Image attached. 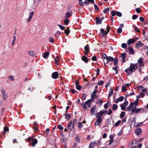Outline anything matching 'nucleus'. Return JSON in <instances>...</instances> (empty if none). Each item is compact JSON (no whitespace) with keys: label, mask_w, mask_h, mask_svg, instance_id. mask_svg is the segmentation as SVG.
<instances>
[{"label":"nucleus","mask_w":148,"mask_h":148,"mask_svg":"<svg viewBox=\"0 0 148 148\" xmlns=\"http://www.w3.org/2000/svg\"><path fill=\"white\" fill-rule=\"evenodd\" d=\"M114 64L116 65L118 64V59L116 58H115L114 59Z\"/></svg>","instance_id":"c756f323"},{"label":"nucleus","mask_w":148,"mask_h":148,"mask_svg":"<svg viewBox=\"0 0 148 148\" xmlns=\"http://www.w3.org/2000/svg\"><path fill=\"white\" fill-rule=\"evenodd\" d=\"M82 122H79L78 123V126L79 127H80V128H81L82 126Z\"/></svg>","instance_id":"0e129e2a"},{"label":"nucleus","mask_w":148,"mask_h":148,"mask_svg":"<svg viewBox=\"0 0 148 148\" xmlns=\"http://www.w3.org/2000/svg\"><path fill=\"white\" fill-rule=\"evenodd\" d=\"M94 6L95 8L96 11H98L99 10V8L96 4H94Z\"/></svg>","instance_id":"bf43d9fd"},{"label":"nucleus","mask_w":148,"mask_h":148,"mask_svg":"<svg viewBox=\"0 0 148 148\" xmlns=\"http://www.w3.org/2000/svg\"><path fill=\"white\" fill-rule=\"evenodd\" d=\"M98 117V119H97L96 122L95 123V125H99L102 122V119L101 117L97 116H96Z\"/></svg>","instance_id":"20e7f679"},{"label":"nucleus","mask_w":148,"mask_h":148,"mask_svg":"<svg viewBox=\"0 0 148 148\" xmlns=\"http://www.w3.org/2000/svg\"><path fill=\"white\" fill-rule=\"evenodd\" d=\"M110 140L109 143V145H110L111 143L114 141V139H113V136L112 135H110L109 136Z\"/></svg>","instance_id":"412c9836"},{"label":"nucleus","mask_w":148,"mask_h":148,"mask_svg":"<svg viewBox=\"0 0 148 148\" xmlns=\"http://www.w3.org/2000/svg\"><path fill=\"white\" fill-rule=\"evenodd\" d=\"M64 22L66 25H68L69 23V20L68 18L65 19L64 20Z\"/></svg>","instance_id":"2f4dec72"},{"label":"nucleus","mask_w":148,"mask_h":148,"mask_svg":"<svg viewBox=\"0 0 148 148\" xmlns=\"http://www.w3.org/2000/svg\"><path fill=\"white\" fill-rule=\"evenodd\" d=\"M65 118L66 119L69 120L70 119L71 116L69 114H68L67 112L65 113Z\"/></svg>","instance_id":"bb28decb"},{"label":"nucleus","mask_w":148,"mask_h":148,"mask_svg":"<svg viewBox=\"0 0 148 148\" xmlns=\"http://www.w3.org/2000/svg\"><path fill=\"white\" fill-rule=\"evenodd\" d=\"M125 100H126V98H125ZM128 104V102L127 101H126V100H125V101L123 103V104L124 106H127Z\"/></svg>","instance_id":"09e8293b"},{"label":"nucleus","mask_w":148,"mask_h":148,"mask_svg":"<svg viewBox=\"0 0 148 148\" xmlns=\"http://www.w3.org/2000/svg\"><path fill=\"white\" fill-rule=\"evenodd\" d=\"M121 46L122 48H125L127 47V45L126 43H123L122 44Z\"/></svg>","instance_id":"c03bdc74"},{"label":"nucleus","mask_w":148,"mask_h":148,"mask_svg":"<svg viewBox=\"0 0 148 148\" xmlns=\"http://www.w3.org/2000/svg\"><path fill=\"white\" fill-rule=\"evenodd\" d=\"M34 12H31L29 13V16L27 20L28 22H29L31 21L34 15Z\"/></svg>","instance_id":"1a4fd4ad"},{"label":"nucleus","mask_w":148,"mask_h":148,"mask_svg":"<svg viewBox=\"0 0 148 148\" xmlns=\"http://www.w3.org/2000/svg\"><path fill=\"white\" fill-rule=\"evenodd\" d=\"M100 31L101 33H102V35L103 36H105L108 34L109 31L108 30L107 31H105L103 29L101 28L100 29Z\"/></svg>","instance_id":"f8f14e48"},{"label":"nucleus","mask_w":148,"mask_h":148,"mask_svg":"<svg viewBox=\"0 0 148 148\" xmlns=\"http://www.w3.org/2000/svg\"><path fill=\"white\" fill-rule=\"evenodd\" d=\"M66 140V138H62L61 140V143H63L65 142Z\"/></svg>","instance_id":"e2e57ef3"},{"label":"nucleus","mask_w":148,"mask_h":148,"mask_svg":"<svg viewBox=\"0 0 148 148\" xmlns=\"http://www.w3.org/2000/svg\"><path fill=\"white\" fill-rule=\"evenodd\" d=\"M138 99L136 100L134 103V104L136 106H137L138 105Z\"/></svg>","instance_id":"8fccbe9b"},{"label":"nucleus","mask_w":148,"mask_h":148,"mask_svg":"<svg viewBox=\"0 0 148 148\" xmlns=\"http://www.w3.org/2000/svg\"><path fill=\"white\" fill-rule=\"evenodd\" d=\"M75 140L78 143H79L80 141V138L78 136H77L75 138Z\"/></svg>","instance_id":"a18cd8bd"},{"label":"nucleus","mask_w":148,"mask_h":148,"mask_svg":"<svg viewBox=\"0 0 148 148\" xmlns=\"http://www.w3.org/2000/svg\"><path fill=\"white\" fill-rule=\"evenodd\" d=\"M72 124V121H71V122L69 123V125L67 127L68 129L69 130L71 128Z\"/></svg>","instance_id":"6e6d98bb"},{"label":"nucleus","mask_w":148,"mask_h":148,"mask_svg":"<svg viewBox=\"0 0 148 148\" xmlns=\"http://www.w3.org/2000/svg\"><path fill=\"white\" fill-rule=\"evenodd\" d=\"M49 55V52H47L44 53L43 54L42 56L44 58H47L48 57Z\"/></svg>","instance_id":"4be33fe9"},{"label":"nucleus","mask_w":148,"mask_h":148,"mask_svg":"<svg viewBox=\"0 0 148 148\" xmlns=\"http://www.w3.org/2000/svg\"><path fill=\"white\" fill-rule=\"evenodd\" d=\"M94 2V0H86L84 2V3L88 5L90 3L91 4H93Z\"/></svg>","instance_id":"9d476101"},{"label":"nucleus","mask_w":148,"mask_h":148,"mask_svg":"<svg viewBox=\"0 0 148 148\" xmlns=\"http://www.w3.org/2000/svg\"><path fill=\"white\" fill-rule=\"evenodd\" d=\"M141 110V109L140 108H138L135 109V113L136 114L138 113Z\"/></svg>","instance_id":"a19ab883"},{"label":"nucleus","mask_w":148,"mask_h":148,"mask_svg":"<svg viewBox=\"0 0 148 148\" xmlns=\"http://www.w3.org/2000/svg\"><path fill=\"white\" fill-rule=\"evenodd\" d=\"M113 91L112 88H110V91L109 92V94L108 95V97H110L113 94Z\"/></svg>","instance_id":"473e14b6"},{"label":"nucleus","mask_w":148,"mask_h":148,"mask_svg":"<svg viewBox=\"0 0 148 148\" xmlns=\"http://www.w3.org/2000/svg\"><path fill=\"white\" fill-rule=\"evenodd\" d=\"M84 49L86 51L85 52V54L87 55L89 51V46L88 45H86L84 47Z\"/></svg>","instance_id":"f3484780"},{"label":"nucleus","mask_w":148,"mask_h":148,"mask_svg":"<svg viewBox=\"0 0 148 148\" xmlns=\"http://www.w3.org/2000/svg\"><path fill=\"white\" fill-rule=\"evenodd\" d=\"M136 47L137 48L141 47L143 45V44L142 43L141 41H139L136 45Z\"/></svg>","instance_id":"6ab92c4d"},{"label":"nucleus","mask_w":148,"mask_h":148,"mask_svg":"<svg viewBox=\"0 0 148 148\" xmlns=\"http://www.w3.org/2000/svg\"><path fill=\"white\" fill-rule=\"evenodd\" d=\"M96 22L97 25L101 24V20L99 17H96Z\"/></svg>","instance_id":"a211bd4d"},{"label":"nucleus","mask_w":148,"mask_h":148,"mask_svg":"<svg viewBox=\"0 0 148 148\" xmlns=\"http://www.w3.org/2000/svg\"><path fill=\"white\" fill-rule=\"evenodd\" d=\"M16 38L15 36L14 35V36L13 37V40L12 41V45H14V44L16 40Z\"/></svg>","instance_id":"72a5a7b5"},{"label":"nucleus","mask_w":148,"mask_h":148,"mask_svg":"<svg viewBox=\"0 0 148 148\" xmlns=\"http://www.w3.org/2000/svg\"><path fill=\"white\" fill-rule=\"evenodd\" d=\"M59 58L58 56H56L55 59V62L56 64L58 65L59 62Z\"/></svg>","instance_id":"b1692460"},{"label":"nucleus","mask_w":148,"mask_h":148,"mask_svg":"<svg viewBox=\"0 0 148 148\" xmlns=\"http://www.w3.org/2000/svg\"><path fill=\"white\" fill-rule=\"evenodd\" d=\"M109 8H106L103 10V12L105 13L108 12L109 11Z\"/></svg>","instance_id":"4c0bfd02"},{"label":"nucleus","mask_w":148,"mask_h":148,"mask_svg":"<svg viewBox=\"0 0 148 148\" xmlns=\"http://www.w3.org/2000/svg\"><path fill=\"white\" fill-rule=\"evenodd\" d=\"M34 138L32 137H29L27 139V140L28 141H32V140Z\"/></svg>","instance_id":"338daca9"},{"label":"nucleus","mask_w":148,"mask_h":148,"mask_svg":"<svg viewBox=\"0 0 148 148\" xmlns=\"http://www.w3.org/2000/svg\"><path fill=\"white\" fill-rule=\"evenodd\" d=\"M69 32L70 30L69 28H68L67 29H66L64 31V33L67 35H68L69 34Z\"/></svg>","instance_id":"f704fd0d"},{"label":"nucleus","mask_w":148,"mask_h":148,"mask_svg":"<svg viewBox=\"0 0 148 148\" xmlns=\"http://www.w3.org/2000/svg\"><path fill=\"white\" fill-rule=\"evenodd\" d=\"M142 129L140 128H139L136 129L135 130V133L137 135H139L142 133Z\"/></svg>","instance_id":"ddd939ff"},{"label":"nucleus","mask_w":148,"mask_h":148,"mask_svg":"<svg viewBox=\"0 0 148 148\" xmlns=\"http://www.w3.org/2000/svg\"><path fill=\"white\" fill-rule=\"evenodd\" d=\"M92 102H93L94 101H93L91 99H89L86 101L85 104L86 105L87 107H88L89 108H90L91 106L90 103Z\"/></svg>","instance_id":"423d86ee"},{"label":"nucleus","mask_w":148,"mask_h":148,"mask_svg":"<svg viewBox=\"0 0 148 148\" xmlns=\"http://www.w3.org/2000/svg\"><path fill=\"white\" fill-rule=\"evenodd\" d=\"M125 115V113L124 112H122L120 114V117L121 118L123 117Z\"/></svg>","instance_id":"864d4df0"},{"label":"nucleus","mask_w":148,"mask_h":148,"mask_svg":"<svg viewBox=\"0 0 148 148\" xmlns=\"http://www.w3.org/2000/svg\"><path fill=\"white\" fill-rule=\"evenodd\" d=\"M138 16L136 15L135 14H134L132 16V18L134 19L135 20L137 18Z\"/></svg>","instance_id":"774afa93"},{"label":"nucleus","mask_w":148,"mask_h":148,"mask_svg":"<svg viewBox=\"0 0 148 148\" xmlns=\"http://www.w3.org/2000/svg\"><path fill=\"white\" fill-rule=\"evenodd\" d=\"M97 145V143L95 141L91 142L89 145V148H93Z\"/></svg>","instance_id":"0eeeda50"},{"label":"nucleus","mask_w":148,"mask_h":148,"mask_svg":"<svg viewBox=\"0 0 148 148\" xmlns=\"http://www.w3.org/2000/svg\"><path fill=\"white\" fill-rule=\"evenodd\" d=\"M38 143V141L37 140L36 138H34L32 140V141L30 142V144L32 147H34L35 146V145L36 144Z\"/></svg>","instance_id":"39448f33"},{"label":"nucleus","mask_w":148,"mask_h":148,"mask_svg":"<svg viewBox=\"0 0 148 148\" xmlns=\"http://www.w3.org/2000/svg\"><path fill=\"white\" fill-rule=\"evenodd\" d=\"M96 92L95 90H94V91L92 92L91 94V100L93 101H94V98L95 97V96L96 95Z\"/></svg>","instance_id":"aec40b11"},{"label":"nucleus","mask_w":148,"mask_h":148,"mask_svg":"<svg viewBox=\"0 0 148 148\" xmlns=\"http://www.w3.org/2000/svg\"><path fill=\"white\" fill-rule=\"evenodd\" d=\"M58 74L57 72H53L52 75V77L54 79H56L58 78Z\"/></svg>","instance_id":"9b49d317"},{"label":"nucleus","mask_w":148,"mask_h":148,"mask_svg":"<svg viewBox=\"0 0 148 148\" xmlns=\"http://www.w3.org/2000/svg\"><path fill=\"white\" fill-rule=\"evenodd\" d=\"M140 97H143L145 95V94L143 92H141L140 93Z\"/></svg>","instance_id":"69168bd1"},{"label":"nucleus","mask_w":148,"mask_h":148,"mask_svg":"<svg viewBox=\"0 0 148 148\" xmlns=\"http://www.w3.org/2000/svg\"><path fill=\"white\" fill-rule=\"evenodd\" d=\"M104 83V82L102 80L99 81V82L97 84L101 86Z\"/></svg>","instance_id":"e433bc0d"},{"label":"nucleus","mask_w":148,"mask_h":148,"mask_svg":"<svg viewBox=\"0 0 148 148\" xmlns=\"http://www.w3.org/2000/svg\"><path fill=\"white\" fill-rule=\"evenodd\" d=\"M136 108V106H134L133 108L132 109H131V114H133L134 112H135V109Z\"/></svg>","instance_id":"58836bf2"},{"label":"nucleus","mask_w":148,"mask_h":148,"mask_svg":"<svg viewBox=\"0 0 148 148\" xmlns=\"http://www.w3.org/2000/svg\"><path fill=\"white\" fill-rule=\"evenodd\" d=\"M1 92L3 95V99L5 100L8 97V94L5 92V91L3 89L1 90Z\"/></svg>","instance_id":"7ed1b4c3"},{"label":"nucleus","mask_w":148,"mask_h":148,"mask_svg":"<svg viewBox=\"0 0 148 148\" xmlns=\"http://www.w3.org/2000/svg\"><path fill=\"white\" fill-rule=\"evenodd\" d=\"M82 106L83 108H84V110H86L87 106L85 103H83L82 104Z\"/></svg>","instance_id":"ea45409f"},{"label":"nucleus","mask_w":148,"mask_h":148,"mask_svg":"<svg viewBox=\"0 0 148 148\" xmlns=\"http://www.w3.org/2000/svg\"><path fill=\"white\" fill-rule=\"evenodd\" d=\"M116 15L119 17H121L122 16L121 13L119 12H117Z\"/></svg>","instance_id":"4d7b16f0"},{"label":"nucleus","mask_w":148,"mask_h":148,"mask_svg":"<svg viewBox=\"0 0 148 148\" xmlns=\"http://www.w3.org/2000/svg\"><path fill=\"white\" fill-rule=\"evenodd\" d=\"M106 60H107L109 61V62L110 61H112L114 60V58L112 57L108 56V57Z\"/></svg>","instance_id":"cd10ccee"},{"label":"nucleus","mask_w":148,"mask_h":148,"mask_svg":"<svg viewBox=\"0 0 148 148\" xmlns=\"http://www.w3.org/2000/svg\"><path fill=\"white\" fill-rule=\"evenodd\" d=\"M107 113V111L106 110H104L103 111H100L98 114L97 115L99 117H101L104 114H106Z\"/></svg>","instance_id":"dca6fc26"},{"label":"nucleus","mask_w":148,"mask_h":148,"mask_svg":"<svg viewBox=\"0 0 148 148\" xmlns=\"http://www.w3.org/2000/svg\"><path fill=\"white\" fill-rule=\"evenodd\" d=\"M137 68L138 65L137 64H131L130 67L126 69L125 70V71L127 73H130L133 72H134L137 69Z\"/></svg>","instance_id":"f257e3e1"},{"label":"nucleus","mask_w":148,"mask_h":148,"mask_svg":"<svg viewBox=\"0 0 148 148\" xmlns=\"http://www.w3.org/2000/svg\"><path fill=\"white\" fill-rule=\"evenodd\" d=\"M9 79L11 80L12 81H13L14 80V78L12 75H10L9 77Z\"/></svg>","instance_id":"680f3d73"},{"label":"nucleus","mask_w":148,"mask_h":148,"mask_svg":"<svg viewBox=\"0 0 148 148\" xmlns=\"http://www.w3.org/2000/svg\"><path fill=\"white\" fill-rule=\"evenodd\" d=\"M118 108V106L116 104H114L113 105V107H112V110H115L116 109H117Z\"/></svg>","instance_id":"7c9ffc66"},{"label":"nucleus","mask_w":148,"mask_h":148,"mask_svg":"<svg viewBox=\"0 0 148 148\" xmlns=\"http://www.w3.org/2000/svg\"><path fill=\"white\" fill-rule=\"evenodd\" d=\"M135 41V40L133 39H130L127 41V44L128 45H130L131 44L134 43Z\"/></svg>","instance_id":"2eb2a0df"},{"label":"nucleus","mask_w":148,"mask_h":148,"mask_svg":"<svg viewBox=\"0 0 148 148\" xmlns=\"http://www.w3.org/2000/svg\"><path fill=\"white\" fill-rule=\"evenodd\" d=\"M124 99V97L123 96H121L118 99L119 101H122Z\"/></svg>","instance_id":"49530a36"},{"label":"nucleus","mask_w":148,"mask_h":148,"mask_svg":"<svg viewBox=\"0 0 148 148\" xmlns=\"http://www.w3.org/2000/svg\"><path fill=\"white\" fill-rule=\"evenodd\" d=\"M126 90V88L125 86H123L122 88V91L123 92H125Z\"/></svg>","instance_id":"5fc2aeb1"},{"label":"nucleus","mask_w":148,"mask_h":148,"mask_svg":"<svg viewBox=\"0 0 148 148\" xmlns=\"http://www.w3.org/2000/svg\"><path fill=\"white\" fill-rule=\"evenodd\" d=\"M122 31V29L121 28H119L118 29L117 32L119 33H121Z\"/></svg>","instance_id":"3c124183"},{"label":"nucleus","mask_w":148,"mask_h":148,"mask_svg":"<svg viewBox=\"0 0 148 148\" xmlns=\"http://www.w3.org/2000/svg\"><path fill=\"white\" fill-rule=\"evenodd\" d=\"M129 51L130 53L131 54H133L134 53V51L133 49L131 48H130L129 49Z\"/></svg>","instance_id":"c9c22d12"},{"label":"nucleus","mask_w":148,"mask_h":148,"mask_svg":"<svg viewBox=\"0 0 148 148\" xmlns=\"http://www.w3.org/2000/svg\"><path fill=\"white\" fill-rule=\"evenodd\" d=\"M121 120H119L118 121H117L115 124V126H117L118 125H119L120 123H121Z\"/></svg>","instance_id":"de8ad7c7"},{"label":"nucleus","mask_w":148,"mask_h":148,"mask_svg":"<svg viewBox=\"0 0 148 148\" xmlns=\"http://www.w3.org/2000/svg\"><path fill=\"white\" fill-rule=\"evenodd\" d=\"M58 128L60 130H63V127L61 125H59L58 126Z\"/></svg>","instance_id":"052dcab7"},{"label":"nucleus","mask_w":148,"mask_h":148,"mask_svg":"<svg viewBox=\"0 0 148 148\" xmlns=\"http://www.w3.org/2000/svg\"><path fill=\"white\" fill-rule=\"evenodd\" d=\"M143 122L138 123L136 125H134V126L136 127H137L141 126L143 124Z\"/></svg>","instance_id":"c85d7f7f"},{"label":"nucleus","mask_w":148,"mask_h":148,"mask_svg":"<svg viewBox=\"0 0 148 148\" xmlns=\"http://www.w3.org/2000/svg\"><path fill=\"white\" fill-rule=\"evenodd\" d=\"M76 87L77 89L80 90L81 89L82 87L81 86L79 85L76 86Z\"/></svg>","instance_id":"603ef678"},{"label":"nucleus","mask_w":148,"mask_h":148,"mask_svg":"<svg viewBox=\"0 0 148 148\" xmlns=\"http://www.w3.org/2000/svg\"><path fill=\"white\" fill-rule=\"evenodd\" d=\"M72 14V12H68L66 14V18H69Z\"/></svg>","instance_id":"a878e982"},{"label":"nucleus","mask_w":148,"mask_h":148,"mask_svg":"<svg viewBox=\"0 0 148 148\" xmlns=\"http://www.w3.org/2000/svg\"><path fill=\"white\" fill-rule=\"evenodd\" d=\"M4 131L5 133L6 132L8 131H9V128L8 127H4Z\"/></svg>","instance_id":"37998d69"},{"label":"nucleus","mask_w":148,"mask_h":148,"mask_svg":"<svg viewBox=\"0 0 148 148\" xmlns=\"http://www.w3.org/2000/svg\"><path fill=\"white\" fill-rule=\"evenodd\" d=\"M82 60L84 61L85 63H86L88 62V58L86 57L83 56L82 57Z\"/></svg>","instance_id":"5701e85b"},{"label":"nucleus","mask_w":148,"mask_h":148,"mask_svg":"<svg viewBox=\"0 0 148 148\" xmlns=\"http://www.w3.org/2000/svg\"><path fill=\"white\" fill-rule=\"evenodd\" d=\"M126 57V54L125 53H123L121 55L120 57L122 58V62L124 63L125 62Z\"/></svg>","instance_id":"6e6552de"},{"label":"nucleus","mask_w":148,"mask_h":148,"mask_svg":"<svg viewBox=\"0 0 148 148\" xmlns=\"http://www.w3.org/2000/svg\"><path fill=\"white\" fill-rule=\"evenodd\" d=\"M121 109L123 110H125L126 109L125 106L123 105L122 104L121 105Z\"/></svg>","instance_id":"79ce46f5"},{"label":"nucleus","mask_w":148,"mask_h":148,"mask_svg":"<svg viewBox=\"0 0 148 148\" xmlns=\"http://www.w3.org/2000/svg\"><path fill=\"white\" fill-rule=\"evenodd\" d=\"M143 58L142 57L140 58L138 60V62L139 63V65L140 66H141L143 65L144 62L143 61Z\"/></svg>","instance_id":"4468645a"},{"label":"nucleus","mask_w":148,"mask_h":148,"mask_svg":"<svg viewBox=\"0 0 148 148\" xmlns=\"http://www.w3.org/2000/svg\"><path fill=\"white\" fill-rule=\"evenodd\" d=\"M97 109L96 107V106H94V107L91 108H90V112L92 116L95 115L96 116H97L98 115L97 113Z\"/></svg>","instance_id":"f03ea898"},{"label":"nucleus","mask_w":148,"mask_h":148,"mask_svg":"<svg viewBox=\"0 0 148 148\" xmlns=\"http://www.w3.org/2000/svg\"><path fill=\"white\" fill-rule=\"evenodd\" d=\"M102 57L104 59H107L108 57L106 54L105 53H103V54Z\"/></svg>","instance_id":"13d9d810"},{"label":"nucleus","mask_w":148,"mask_h":148,"mask_svg":"<svg viewBox=\"0 0 148 148\" xmlns=\"http://www.w3.org/2000/svg\"><path fill=\"white\" fill-rule=\"evenodd\" d=\"M28 54L30 56H35L34 52L32 51H28Z\"/></svg>","instance_id":"393cba45"}]
</instances>
